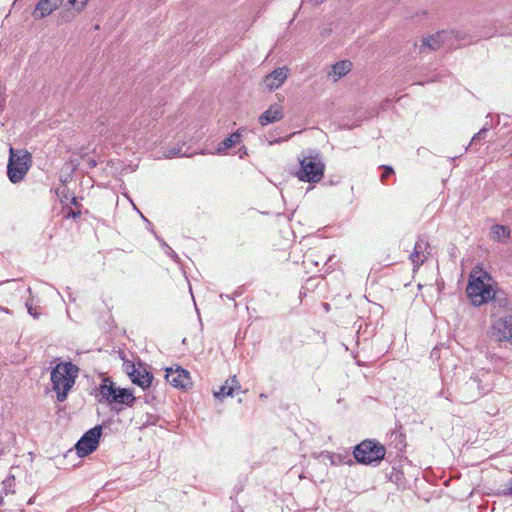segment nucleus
<instances>
[{
    "instance_id": "obj_12",
    "label": "nucleus",
    "mask_w": 512,
    "mask_h": 512,
    "mask_svg": "<svg viewBox=\"0 0 512 512\" xmlns=\"http://www.w3.org/2000/svg\"><path fill=\"white\" fill-rule=\"evenodd\" d=\"M430 248L429 242L425 236H419L415 243L414 250L410 255V259L415 266H420L427 259V255L430 252L427 250Z\"/></svg>"
},
{
    "instance_id": "obj_34",
    "label": "nucleus",
    "mask_w": 512,
    "mask_h": 512,
    "mask_svg": "<svg viewBox=\"0 0 512 512\" xmlns=\"http://www.w3.org/2000/svg\"><path fill=\"white\" fill-rule=\"evenodd\" d=\"M96 165H97V163H96V161H95L94 159H90V160L88 161V166H89L90 168H94V167H96Z\"/></svg>"
},
{
    "instance_id": "obj_26",
    "label": "nucleus",
    "mask_w": 512,
    "mask_h": 512,
    "mask_svg": "<svg viewBox=\"0 0 512 512\" xmlns=\"http://www.w3.org/2000/svg\"><path fill=\"white\" fill-rule=\"evenodd\" d=\"M63 214H64L65 218L76 219V218L80 217L81 211L80 210H75V209H72V208L68 207V208H64L63 209Z\"/></svg>"
},
{
    "instance_id": "obj_6",
    "label": "nucleus",
    "mask_w": 512,
    "mask_h": 512,
    "mask_svg": "<svg viewBox=\"0 0 512 512\" xmlns=\"http://www.w3.org/2000/svg\"><path fill=\"white\" fill-rule=\"evenodd\" d=\"M100 396L109 404L132 406L136 398L126 388H117L110 378H104L99 387Z\"/></svg>"
},
{
    "instance_id": "obj_35",
    "label": "nucleus",
    "mask_w": 512,
    "mask_h": 512,
    "mask_svg": "<svg viewBox=\"0 0 512 512\" xmlns=\"http://www.w3.org/2000/svg\"><path fill=\"white\" fill-rule=\"evenodd\" d=\"M159 242H160L161 246L163 248H165V250L167 249V246H169L163 239H159Z\"/></svg>"
},
{
    "instance_id": "obj_32",
    "label": "nucleus",
    "mask_w": 512,
    "mask_h": 512,
    "mask_svg": "<svg viewBox=\"0 0 512 512\" xmlns=\"http://www.w3.org/2000/svg\"><path fill=\"white\" fill-rule=\"evenodd\" d=\"M331 32H332V30H331V29L325 28V29H323V30H322L321 35H322L323 37H328V36L330 35V33H331Z\"/></svg>"
},
{
    "instance_id": "obj_30",
    "label": "nucleus",
    "mask_w": 512,
    "mask_h": 512,
    "mask_svg": "<svg viewBox=\"0 0 512 512\" xmlns=\"http://www.w3.org/2000/svg\"><path fill=\"white\" fill-rule=\"evenodd\" d=\"M26 307H27L28 313L31 316H33L34 318H38L39 314L37 313L36 309L29 302H26Z\"/></svg>"
},
{
    "instance_id": "obj_20",
    "label": "nucleus",
    "mask_w": 512,
    "mask_h": 512,
    "mask_svg": "<svg viewBox=\"0 0 512 512\" xmlns=\"http://www.w3.org/2000/svg\"><path fill=\"white\" fill-rule=\"evenodd\" d=\"M241 141V134L238 131L232 133L229 135V137L225 138L218 146L216 153L222 154L226 152L228 149L234 147L235 145L239 144Z\"/></svg>"
},
{
    "instance_id": "obj_23",
    "label": "nucleus",
    "mask_w": 512,
    "mask_h": 512,
    "mask_svg": "<svg viewBox=\"0 0 512 512\" xmlns=\"http://www.w3.org/2000/svg\"><path fill=\"white\" fill-rule=\"evenodd\" d=\"M3 485V492L8 494L15 493L14 487H15V476L13 474H9L2 482Z\"/></svg>"
},
{
    "instance_id": "obj_21",
    "label": "nucleus",
    "mask_w": 512,
    "mask_h": 512,
    "mask_svg": "<svg viewBox=\"0 0 512 512\" xmlns=\"http://www.w3.org/2000/svg\"><path fill=\"white\" fill-rule=\"evenodd\" d=\"M510 232L508 226L496 224L491 227L493 239L499 242H506L510 238Z\"/></svg>"
},
{
    "instance_id": "obj_31",
    "label": "nucleus",
    "mask_w": 512,
    "mask_h": 512,
    "mask_svg": "<svg viewBox=\"0 0 512 512\" xmlns=\"http://www.w3.org/2000/svg\"><path fill=\"white\" fill-rule=\"evenodd\" d=\"M502 494L505 496H507V495L512 496V480L503 489Z\"/></svg>"
},
{
    "instance_id": "obj_18",
    "label": "nucleus",
    "mask_w": 512,
    "mask_h": 512,
    "mask_svg": "<svg viewBox=\"0 0 512 512\" xmlns=\"http://www.w3.org/2000/svg\"><path fill=\"white\" fill-rule=\"evenodd\" d=\"M352 69V63L349 60H341L336 62L328 73L329 76H333V81H338L341 77L345 76Z\"/></svg>"
},
{
    "instance_id": "obj_7",
    "label": "nucleus",
    "mask_w": 512,
    "mask_h": 512,
    "mask_svg": "<svg viewBox=\"0 0 512 512\" xmlns=\"http://www.w3.org/2000/svg\"><path fill=\"white\" fill-rule=\"evenodd\" d=\"M101 434L102 427L100 425L85 432L75 445L78 456L85 457L93 453L99 445Z\"/></svg>"
},
{
    "instance_id": "obj_13",
    "label": "nucleus",
    "mask_w": 512,
    "mask_h": 512,
    "mask_svg": "<svg viewBox=\"0 0 512 512\" xmlns=\"http://www.w3.org/2000/svg\"><path fill=\"white\" fill-rule=\"evenodd\" d=\"M62 3L63 0H39L33 11V17L36 20L43 19L58 9Z\"/></svg>"
},
{
    "instance_id": "obj_24",
    "label": "nucleus",
    "mask_w": 512,
    "mask_h": 512,
    "mask_svg": "<svg viewBox=\"0 0 512 512\" xmlns=\"http://www.w3.org/2000/svg\"><path fill=\"white\" fill-rule=\"evenodd\" d=\"M88 0H68L67 5L72 7L75 12L80 13L86 6Z\"/></svg>"
},
{
    "instance_id": "obj_29",
    "label": "nucleus",
    "mask_w": 512,
    "mask_h": 512,
    "mask_svg": "<svg viewBox=\"0 0 512 512\" xmlns=\"http://www.w3.org/2000/svg\"><path fill=\"white\" fill-rule=\"evenodd\" d=\"M165 253L171 258L173 259V261H175L176 263L179 262L180 258L179 256L177 255V253L170 247V246H167V249L165 250Z\"/></svg>"
},
{
    "instance_id": "obj_1",
    "label": "nucleus",
    "mask_w": 512,
    "mask_h": 512,
    "mask_svg": "<svg viewBox=\"0 0 512 512\" xmlns=\"http://www.w3.org/2000/svg\"><path fill=\"white\" fill-rule=\"evenodd\" d=\"M79 368L72 362L58 363L51 371L52 388L57 394V400H66L69 391L75 384Z\"/></svg>"
},
{
    "instance_id": "obj_10",
    "label": "nucleus",
    "mask_w": 512,
    "mask_h": 512,
    "mask_svg": "<svg viewBox=\"0 0 512 512\" xmlns=\"http://www.w3.org/2000/svg\"><path fill=\"white\" fill-rule=\"evenodd\" d=\"M165 379L175 388L187 389L192 385L190 373L179 366L176 369L167 368Z\"/></svg>"
},
{
    "instance_id": "obj_5",
    "label": "nucleus",
    "mask_w": 512,
    "mask_h": 512,
    "mask_svg": "<svg viewBox=\"0 0 512 512\" xmlns=\"http://www.w3.org/2000/svg\"><path fill=\"white\" fill-rule=\"evenodd\" d=\"M386 448L376 440H364L354 447L355 460L364 465H377L384 459Z\"/></svg>"
},
{
    "instance_id": "obj_3",
    "label": "nucleus",
    "mask_w": 512,
    "mask_h": 512,
    "mask_svg": "<svg viewBox=\"0 0 512 512\" xmlns=\"http://www.w3.org/2000/svg\"><path fill=\"white\" fill-rule=\"evenodd\" d=\"M300 168L296 173L297 178L302 182L318 183L324 176L325 164L319 153L309 150L307 155L302 153L298 158Z\"/></svg>"
},
{
    "instance_id": "obj_33",
    "label": "nucleus",
    "mask_w": 512,
    "mask_h": 512,
    "mask_svg": "<svg viewBox=\"0 0 512 512\" xmlns=\"http://www.w3.org/2000/svg\"><path fill=\"white\" fill-rule=\"evenodd\" d=\"M323 0H303V2H309L313 5H318L322 2Z\"/></svg>"
},
{
    "instance_id": "obj_15",
    "label": "nucleus",
    "mask_w": 512,
    "mask_h": 512,
    "mask_svg": "<svg viewBox=\"0 0 512 512\" xmlns=\"http://www.w3.org/2000/svg\"><path fill=\"white\" fill-rule=\"evenodd\" d=\"M283 116V107L280 104L275 103L259 116V123L262 126H266L268 124L280 121Z\"/></svg>"
},
{
    "instance_id": "obj_19",
    "label": "nucleus",
    "mask_w": 512,
    "mask_h": 512,
    "mask_svg": "<svg viewBox=\"0 0 512 512\" xmlns=\"http://www.w3.org/2000/svg\"><path fill=\"white\" fill-rule=\"evenodd\" d=\"M197 153L198 152L196 151H190L189 147H186L185 144H182L167 148L164 152V155L166 158L192 157Z\"/></svg>"
},
{
    "instance_id": "obj_36",
    "label": "nucleus",
    "mask_w": 512,
    "mask_h": 512,
    "mask_svg": "<svg viewBox=\"0 0 512 512\" xmlns=\"http://www.w3.org/2000/svg\"><path fill=\"white\" fill-rule=\"evenodd\" d=\"M71 204L74 205V206H77L78 205V200L76 197H73L72 200H71Z\"/></svg>"
},
{
    "instance_id": "obj_17",
    "label": "nucleus",
    "mask_w": 512,
    "mask_h": 512,
    "mask_svg": "<svg viewBox=\"0 0 512 512\" xmlns=\"http://www.w3.org/2000/svg\"><path fill=\"white\" fill-rule=\"evenodd\" d=\"M240 388L241 385L237 380V377L232 376L228 378L223 385L220 386L219 391L214 392V396L219 399L227 396H232L233 392L239 390Z\"/></svg>"
},
{
    "instance_id": "obj_22",
    "label": "nucleus",
    "mask_w": 512,
    "mask_h": 512,
    "mask_svg": "<svg viewBox=\"0 0 512 512\" xmlns=\"http://www.w3.org/2000/svg\"><path fill=\"white\" fill-rule=\"evenodd\" d=\"M328 457H329L332 465H341V464L352 465L353 464V460L347 454L342 455L339 453H332V454H329Z\"/></svg>"
},
{
    "instance_id": "obj_25",
    "label": "nucleus",
    "mask_w": 512,
    "mask_h": 512,
    "mask_svg": "<svg viewBox=\"0 0 512 512\" xmlns=\"http://www.w3.org/2000/svg\"><path fill=\"white\" fill-rule=\"evenodd\" d=\"M488 130L489 129L486 126H484L482 129H480V131L473 136L469 146H472V145L476 144L478 141L485 139L486 135L488 133Z\"/></svg>"
},
{
    "instance_id": "obj_37",
    "label": "nucleus",
    "mask_w": 512,
    "mask_h": 512,
    "mask_svg": "<svg viewBox=\"0 0 512 512\" xmlns=\"http://www.w3.org/2000/svg\"><path fill=\"white\" fill-rule=\"evenodd\" d=\"M2 504H3V498L0 497V505H2Z\"/></svg>"
},
{
    "instance_id": "obj_11",
    "label": "nucleus",
    "mask_w": 512,
    "mask_h": 512,
    "mask_svg": "<svg viewBox=\"0 0 512 512\" xmlns=\"http://www.w3.org/2000/svg\"><path fill=\"white\" fill-rule=\"evenodd\" d=\"M126 371L131 381L143 389L150 387L153 375L144 368H136L133 363L126 364Z\"/></svg>"
},
{
    "instance_id": "obj_14",
    "label": "nucleus",
    "mask_w": 512,
    "mask_h": 512,
    "mask_svg": "<svg viewBox=\"0 0 512 512\" xmlns=\"http://www.w3.org/2000/svg\"><path fill=\"white\" fill-rule=\"evenodd\" d=\"M287 75L288 69L286 67L277 68L265 76L264 84L270 91L276 90L284 83Z\"/></svg>"
},
{
    "instance_id": "obj_9",
    "label": "nucleus",
    "mask_w": 512,
    "mask_h": 512,
    "mask_svg": "<svg viewBox=\"0 0 512 512\" xmlns=\"http://www.w3.org/2000/svg\"><path fill=\"white\" fill-rule=\"evenodd\" d=\"M490 338L497 342L512 341V315L496 320L489 332Z\"/></svg>"
},
{
    "instance_id": "obj_2",
    "label": "nucleus",
    "mask_w": 512,
    "mask_h": 512,
    "mask_svg": "<svg viewBox=\"0 0 512 512\" xmlns=\"http://www.w3.org/2000/svg\"><path fill=\"white\" fill-rule=\"evenodd\" d=\"M491 277L486 272L471 273L466 293L474 306H481L490 300H494L496 292L491 284Z\"/></svg>"
},
{
    "instance_id": "obj_16",
    "label": "nucleus",
    "mask_w": 512,
    "mask_h": 512,
    "mask_svg": "<svg viewBox=\"0 0 512 512\" xmlns=\"http://www.w3.org/2000/svg\"><path fill=\"white\" fill-rule=\"evenodd\" d=\"M449 35L447 31L437 32L435 35H430L427 38L422 40V45L420 51L422 52L424 49L437 50L439 49L443 43L445 38Z\"/></svg>"
},
{
    "instance_id": "obj_8",
    "label": "nucleus",
    "mask_w": 512,
    "mask_h": 512,
    "mask_svg": "<svg viewBox=\"0 0 512 512\" xmlns=\"http://www.w3.org/2000/svg\"><path fill=\"white\" fill-rule=\"evenodd\" d=\"M459 400L463 403L473 402L485 393L484 387L481 386V379L478 375L470 377L459 388Z\"/></svg>"
},
{
    "instance_id": "obj_27",
    "label": "nucleus",
    "mask_w": 512,
    "mask_h": 512,
    "mask_svg": "<svg viewBox=\"0 0 512 512\" xmlns=\"http://www.w3.org/2000/svg\"><path fill=\"white\" fill-rule=\"evenodd\" d=\"M382 168H383V173H382L380 179H381V182L384 183L387 180V178H389L391 175L394 174V170L390 166H382Z\"/></svg>"
},
{
    "instance_id": "obj_28",
    "label": "nucleus",
    "mask_w": 512,
    "mask_h": 512,
    "mask_svg": "<svg viewBox=\"0 0 512 512\" xmlns=\"http://www.w3.org/2000/svg\"><path fill=\"white\" fill-rule=\"evenodd\" d=\"M76 13H77V12L62 11V12L60 13V18H61V20H63L64 22H70V21H72V20L75 18Z\"/></svg>"
},
{
    "instance_id": "obj_4",
    "label": "nucleus",
    "mask_w": 512,
    "mask_h": 512,
    "mask_svg": "<svg viewBox=\"0 0 512 512\" xmlns=\"http://www.w3.org/2000/svg\"><path fill=\"white\" fill-rule=\"evenodd\" d=\"M32 165V155L25 149H15L10 146L7 164L9 180L16 184L21 182Z\"/></svg>"
}]
</instances>
